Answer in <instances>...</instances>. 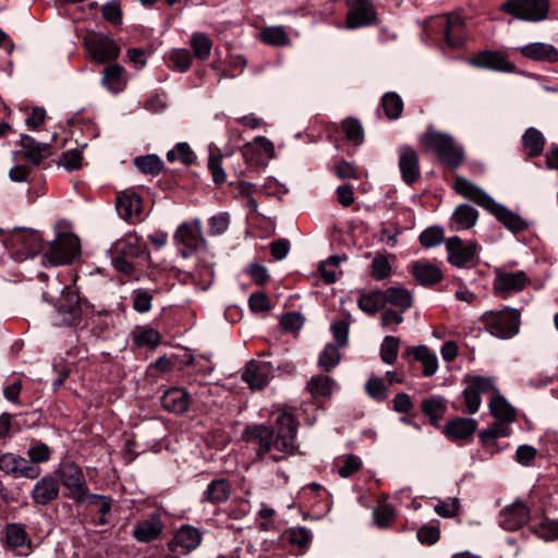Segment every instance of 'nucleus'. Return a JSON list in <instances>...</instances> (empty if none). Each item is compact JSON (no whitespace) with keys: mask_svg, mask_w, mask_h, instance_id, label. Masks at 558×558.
<instances>
[{"mask_svg":"<svg viewBox=\"0 0 558 558\" xmlns=\"http://www.w3.org/2000/svg\"><path fill=\"white\" fill-rule=\"evenodd\" d=\"M445 240L444 229L440 227H429L420 234L422 246L429 248L441 244Z\"/></svg>","mask_w":558,"mask_h":558,"instance_id":"nucleus-56","label":"nucleus"},{"mask_svg":"<svg viewBox=\"0 0 558 558\" xmlns=\"http://www.w3.org/2000/svg\"><path fill=\"white\" fill-rule=\"evenodd\" d=\"M230 226V215L226 211L214 215L208 220L209 234L213 236L223 234Z\"/></svg>","mask_w":558,"mask_h":558,"instance_id":"nucleus-58","label":"nucleus"},{"mask_svg":"<svg viewBox=\"0 0 558 558\" xmlns=\"http://www.w3.org/2000/svg\"><path fill=\"white\" fill-rule=\"evenodd\" d=\"M422 412L436 425L447 410V401L440 396H433L422 402Z\"/></svg>","mask_w":558,"mask_h":558,"instance_id":"nucleus-40","label":"nucleus"},{"mask_svg":"<svg viewBox=\"0 0 558 558\" xmlns=\"http://www.w3.org/2000/svg\"><path fill=\"white\" fill-rule=\"evenodd\" d=\"M174 241L182 246L180 252L183 257L191 256L203 241L201 220L183 222L174 233Z\"/></svg>","mask_w":558,"mask_h":558,"instance_id":"nucleus-14","label":"nucleus"},{"mask_svg":"<svg viewBox=\"0 0 558 558\" xmlns=\"http://www.w3.org/2000/svg\"><path fill=\"white\" fill-rule=\"evenodd\" d=\"M399 168L402 180L409 185L420 178L418 156L412 147L401 146L399 148Z\"/></svg>","mask_w":558,"mask_h":558,"instance_id":"nucleus-19","label":"nucleus"},{"mask_svg":"<svg viewBox=\"0 0 558 558\" xmlns=\"http://www.w3.org/2000/svg\"><path fill=\"white\" fill-rule=\"evenodd\" d=\"M274 364L269 361H250L242 372V379L251 389H263L274 376Z\"/></svg>","mask_w":558,"mask_h":558,"instance_id":"nucleus-15","label":"nucleus"},{"mask_svg":"<svg viewBox=\"0 0 558 558\" xmlns=\"http://www.w3.org/2000/svg\"><path fill=\"white\" fill-rule=\"evenodd\" d=\"M193 57L187 49H174L169 53V66L181 73L187 71Z\"/></svg>","mask_w":558,"mask_h":558,"instance_id":"nucleus-50","label":"nucleus"},{"mask_svg":"<svg viewBox=\"0 0 558 558\" xmlns=\"http://www.w3.org/2000/svg\"><path fill=\"white\" fill-rule=\"evenodd\" d=\"M287 535L289 542L301 549L307 548L312 542V533L304 526L291 527Z\"/></svg>","mask_w":558,"mask_h":558,"instance_id":"nucleus-54","label":"nucleus"},{"mask_svg":"<svg viewBox=\"0 0 558 558\" xmlns=\"http://www.w3.org/2000/svg\"><path fill=\"white\" fill-rule=\"evenodd\" d=\"M60 165L69 170H77L82 167V153L78 149H72L62 154Z\"/></svg>","mask_w":558,"mask_h":558,"instance_id":"nucleus-64","label":"nucleus"},{"mask_svg":"<svg viewBox=\"0 0 558 558\" xmlns=\"http://www.w3.org/2000/svg\"><path fill=\"white\" fill-rule=\"evenodd\" d=\"M84 47L96 63H106L118 58L120 48L117 43L102 33L88 32L84 36Z\"/></svg>","mask_w":558,"mask_h":558,"instance_id":"nucleus-7","label":"nucleus"},{"mask_svg":"<svg viewBox=\"0 0 558 558\" xmlns=\"http://www.w3.org/2000/svg\"><path fill=\"white\" fill-rule=\"evenodd\" d=\"M400 340L393 336H386L380 345V357L386 364H393L398 357Z\"/></svg>","mask_w":558,"mask_h":558,"instance_id":"nucleus-51","label":"nucleus"},{"mask_svg":"<svg viewBox=\"0 0 558 558\" xmlns=\"http://www.w3.org/2000/svg\"><path fill=\"white\" fill-rule=\"evenodd\" d=\"M29 462L33 465L49 461L51 457V450L46 444H37L27 450Z\"/></svg>","mask_w":558,"mask_h":558,"instance_id":"nucleus-61","label":"nucleus"},{"mask_svg":"<svg viewBox=\"0 0 558 558\" xmlns=\"http://www.w3.org/2000/svg\"><path fill=\"white\" fill-rule=\"evenodd\" d=\"M20 145L26 159L33 165H39L40 161L49 155V145L46 143L36 142L32 136L22 134Z\"/></svg>","mask_w":558,"mask_h":558,"instance_id":"nucleus-33","label":"nucleus"},{"mask_svg":"<svg viewBox=\"0 0 558 558\" xmlns=\"http://www.w3.org/2000/svg\"><path fill=\"white\" fill-rule=\"evenodd\" d=\"M134 165L142 173L153 175L159 174L163 166L162 161L156 155L136 157Z\"/></svg>","mask_w":558,"mask_h":558,"instance_id":"nucleus-49","label":"nucleus"},{"mask_svg":"<svg viewBox=\"0 0 558 558\" xmlns=\"http://www.w3.org/2000/svg\"><path fill=\"white\" fill-rule=\"evenodd\" d=\"M448 262L458 268L469 267L478 254V244L475 241L463 242L459 236H451L446 241Z\"/></svg>","mask_w":558,"mask_h":558,"instance_id":"nucleus-9","label":"nucleus"},{"mask_svg":"<svg viewBox=\"0 0 558 558\" xmlns=\"http://www.w3.org/2000/svg\"><path fill=\"white\" fill-rule=\"evenodd\" d=\"M373 517L375 523L381 527L386 529L389 526L391 520L395 518V510L388 504H379L373 511Z\"/></svg>","mask_w":558,"mask_h":558,"instance_id":"nucleus-59","label":"nucleus"},{"mask_svg":"<svg viewBox=\"0 0 558 558\" xmlns=\"http://www.w3.org/2000/svg\"><path fill=\"white\" fill-rule=\"evenodd\" d=\"M231 495V485L226 478H215L203 493L202 501L213 505L227 501Z\"/></svg>","mask_w":558,"mask_h":558,"instance_id":"nucleus-31","label":"nucleus"},{"mask_svg":"<svg viewBox=\"0 0 558 558\" xmlns=\"http://www.w3.org/2000/svg\"><path fill=\"white\" fill-rule=\"evenodd\" d=\"M162 530L163 523L160 517L153 513L134 525L132 536L140 543H150L161 535Z\"/></svg>","mask_w":558,"mask_h":558,"instance_id":"nucleus-20","label":"nucleus"},{"mask_svg":"<svg viewBox=\"0 0 558 558\" xmlns=\"http://www.w3.org/2000/svg\"><path fill=\"white\" fill-rule=\"evenodd\" d=\"M81 253L80 240L72 233L60 234L43 256L44 265L60 266L72 263Z\"/></svg>","mask_w":558,"mask_h":558,"instance_id":"nucleus-5","label":"nucleus"},{"mask_svg":"<svg viewBox=\"0 0 558 558\" xmlns=\"http://www.w3.org/2000/svg\"><path fill=\"white\" fill-rule=\"evenodd\" d=\"M359 307L368 314H375L385 306L384 293L381 290L362 294L357 300Z\"/></svg>","mask_w":558,"mask_h":558,"instance_id":"nucleus-42","label":"nucleus"},{"mask_svg":"<svg viewBox=\"0 0 558 558\" xmlns=\"http://www.w3.org/2000/svg\"><path fill=\"white\" fill-rule=\"evenodd\" d=\"M2 243L16 262L33 258L41 250L40 235L29 229H14L9 238L2 240Z\"/></svg>","mask_w":558,"mask_h":558,"instance_id":"nucleus-4","label":"nucleus"},{"mask_svg":"<svg viewBox=\"0 0 558 558\" xmlns=\"http://www.w3.org/2000/svg\"><path fill=\"white\" fill-rule=\"evenodd\" d=\"M521 54L538 62L555 63L558 61V49L551 44L532 43L519 48Z\"/></svg>","mask_w":558,"mask_h":558,"instance_id":"nucleus-25","label":"nucleus"},{"mask_svg":"<svg viewBox=\"0 0 558 558\" xmlns=\"http://www.w3.org/2000/svg\"><path fill=\"white\" fill-rule=\"evenodd\" d=\"M381 106L389 119H398L403 110L401 97L393 92L386 93L381 98Z\"/></svg>","mask_w":558,"mask_h":558,"instance_id":"nucleus-44","label":"nucleus"},{"mask_svg":"<svg viewBox=\"0 0 558 558\" xmlns=\"http://www.w3.org/2000/svg\"><path fill=\"white\" fill-rule=\"evenodd\" d=\"M454 190L461 196L471 199L483 208H487L492 205L493 197H490L484 190L475 185L471 181L457 177L454 180Z\"/></svg>","mask_w":558,"mask_h":558,"instance_id":"nucleus-23","label":"nucleus"},{"mask_svg":"<svg viewBox=\"0 0 558 558\" xmlns=\"http://www.w3.org/2000/svg\"><path fill=\"white\" fill-rule=\"evenodd\" d=\"M8 547L17 556H28L32 551V542L24 527L17 523H10L5 530Z\"/></svg>","mask_w":558,"mask_h":558,"instance_id":"nucleus-21","label":"nucleus"},{"mask_svg":"<svg viewBox=\"0 0 558 558\" xmlns=\"http://www.w3.org/2000/svg\"><path fill=\"white\" fill-rule=\"evenodd\" d=\"M362 468V460L354 454L343 458V464L339 468L338 474L342 478H348Z\"/></svg>","mask_w":558,"mask_h":558,"instance_id":"nucleus-62","label":"nucleus"},{"mask_svg":"<svg viewBox=\"0 0 558 558\" xmlns=\"http://www.w3.org/2000/svg\"><path fill=\"white\" fill-rule=\"evenodd\" d=\"M117 210L125 220L138 218L143 210L142 198L135 192L126 190L118 196Z\"/></svg>","mask_w":558,"mask_h":558,"instance_id":"nucleus-27","label":"nucleus"},{"mask_svg":"<svg viewBox=\"0 0 558 558\" xmlns=\"http://www.w3.org/2000/svg\"><path fill=\"white\" fill-rule=\"evenodd\" d=\"M465 384L462 391L465 411L474 414L480 410L482 395L496 391L495 383L492 377L470 376L465 379Z\"/></svg>","mask_w":558,"mask_h":558,"instance_id":"nucleus-8","label":"nucleus"},{"mask_svg":"<svg viewBox=\"0 0 558 558\" xmlns=\"http://www.w3.org/2000/svg\"><path fill=\"white\" fill-rule=\"evenodd\" d=\"M385 305L391 304L401 312L409 310L413 304L412 293L403 287H390L383 291Z\"/></svg>","mask_w":558,"mask_h":558,"instance_id":"nucleus-36","label":"nucleus"},{"mask_svg":"<svg viewBox=\"0 0 558 558\" xmlns=\"http://www.w3.org/2000/svg\"><path fill=\"white\" fill-rule=\"evenodd\" d=\"M411 272L422 286H433L442 279L441 270L428 262L414 263Z\"/></svg>","mask_w":558,"mask_h":558,"instance_id":"nucleus-32","label":"nucleus"},{"mask_svg":"<svg viewBox=\"0 0 558 558\" xmlns=\"http://www.w3.org/2000/svg\"><path fill=\"white\" fill-rule=\"evenodd\" d=\"M365 390L376 401H384L387 398V388L381 378H369L365 385Z\"/></svg>","mask_w":558,"mask_h":558,"instance_id":"nucleus-60","label":"nucleus"},{"mask_svg":"<svg viewBox=\"0 0 558 558\" xmlns=\"http://www.w3.org/2000/svg\"><path fill=\"white\" fill-rule=\"evenodd\" d=\"M522 144L527 158L542 155L545 147V138L542 132L535 128H529L523 136Z\"/></svg>","mask_w":558,"mask_h":558,"instance_id":"nucleus-37","label":"nucleus"},{"mask_svg":"<svg viewBox=\"0 0 558 558\" xmlns=\"http://www.w3.org/2000/svg\"><path fill=\"white\" fill-rule=\"evenodd\" d=\"M339 348L336 344H326L323 352L319 354V365L327 372L331 371L340 362Z\"/></svg>","mask_w":558,"mask_h":558,"instance_id":"nucleus-52","label":"nucleus"},{"mask_svg":"<svg viewBox=\"0 0 558 558\" xmlns=\"http://www.w3.org/2000/svg\"><path fill=\"white\" fill-rule=\"evenodd\" d=\"M376 22V11L368 0H354L347 14L345 26L349 29L365 27Z\"/></svg>","mask_w":558,"mask_h":558,"instance_id":"nucleus-16","label":"nucleus"},{"mask_svg":"<svg viewBox=\"0 0 558 558\" xmlns=\"http://www.w3.org/2000/svg\"><path fill=\"white\" fill-rule=\"evenodd\" d=\"M421 143L427 150L435 153L438 159L451 169L460 167L464 161L462 146L458 145L448 133L429 128L422 135Z\"/></svg>","mask_w":558,"mask_h":558,"instance_id":"nucleus-2","label":"nucleus"},{"mask_svg":"<svg viewBox=\"0 0 558 558\" xmlns=\"http://www.w3.org/2000/svg\"><path fill=\"white\" fill-rule=\"evenodd\" d=\"M478 211L469 204H460L453 210L450 218V228L454 231L469 230L475 226Z\"/></svg>","mask_w":558,"mask_h":558,"instance_id":"nucleus-30","label":"nucleus"},{"mask_svg":"<svg viewBox=\"0 0 558 558\" xmlns=\"http://www.w3.org/2000/svg\"><path fill=\"white\" fill-rule=\"evenodd\" d=\"M202 542V533L192 525L181 526L173 538V544L189 551L196 549Z\"/></svg>","mask_w":558,"mask_h":558,"instance_id":"nucleus-35","label":"nucleus"},{"mask_svg":"<svg viewBox=\"0 0 558 558\" xmlns=\"http://www.w3.org/2000/svg\"><path fill=\"white\" fill-rule=\"evenodd\" d=\"M208 169L211 173L213 181L216 184H222L226 181V172L221 165V156L209 154L208 157Z\"/></svg>","mask_w":558,"mask_h":558,"instance_id":"nucleus-63","label":"nucleus"},{"mask_svg":"<svg viewBox=\"0 0 558 558\" xmlns=\"http://www.w3.org/2000/svg\"><path fill=\"white\" fill-rule=\"evenodd\" d=\"M392 267L385 254H376L371 264V276L373 279L380 281L390 277Z\"/></svg>","mask_w":558,"mask_h":558,"instance_id":"nucleus-46","label":"nucleus"},{"mask_svg":"<svg viewBox=\"0 0 558 558\" xmlns=\"http://www.w3.org/2000/svg\"><path fill=\"white\" fill-rule=\"evenodd\" d=\"M469 63L476 68L502 73H512L515 71V65L508 59L506 53L500 51L486 50L478 52Z\"/></svg>","mask_w":558,"mask_h":558,"instance_id":"nucleus-17","label":"nucleus"},{"mask_svg":"<svg viewBox=\"0 0 558 558\" xmlns=\"http://www.w3.org/2000/svg\"><path fill=\"white\" fill-rule=\"evenodd\" d=\"M194 159L195 155L187 143H179L174 149L167 153V160L169 162L180 160L184 165H192Z\"/></svg>","mask_w":558,"mask_h":558,"instance_id":"nucleus-55","label":"nucleus"},{"mask_svg":"<svg viewBox=\"0 0 558 558\" xmlns=\"http://www.w3.org/2000/svg\"><path fill=\"white\" fill-rule=\"evenodd\" d=\"M530 518L527 507L520 500L505 508L500 513L499 524L504 530L515 531L522 527Z\"/></svg>","mask_w":558,"mask_h":558,"instance_id":"nucleus-18","label":"nucleus"},{"mask_svg":"<svg viewBox=\"0 0 558 558\" xmlns=\"http://www.w3.org/2000/svg\"><path fill=\"white\" fill-rule=\"evenodd\" d=\"M444 27L445 39L449 47L459 48L463 44V21L459 14H447L438 20Z\"/></svg>","mask_w":558,"mask_h":558,"instance_id":"nucleus-22","label":"nucleus"},{"mask_svg":"<svg viewBox=\"0 0 558 558\" xmlns=\"http://www.w3.org/2000/svg\"><path fill=\"white\" fill-rule=\"evenodd\" d=\"M481 322L490 335L510 339L520 330V312L510 307L498 312L488 311L481 316Z\"/></svg>","mask_w":558,"mask_h":558,"instance_id":"nucleus-3","label":"nucleus"},{"mask_svg":"<svg viewBox=\"0 0 558 558\" xmlns=\"http://www.w3.org/2000/svg\"><path fill=\"white\" fill-rule=\"evenodd\" d=\"M160 403L166 411L182 414L189 409L190 393L182 388L172 387L162 395Z\"/></svg>","mask_w":558,"mask_h":558,"instance_id":"nucleus-24","label":"nucleus"},{"mask_svg":"<svg viewBox=\"0 0 558 558\" xmlns=\"http://www.w3.org/2000/svg\"><path fill=\"white\" fill-rule=\"evenodd\" d=\"M116 250L133 262L145 254V247L136 238H128L125 241L118 243Z\"/></svg>","mask_w":558,"mask_h":558,"instance_id":"nucleus-48","label":"nucleus"},{"mask_svg":"<svg viewBox=\"0 0 558 558\" xmlns=\"http://www.w3.org/2000/svg\"><path fill=\"white\" fill-rule=\"evenodd\" d=\"M333 380L324 375L314 376L307 384V388L315 397H329L332 393Z\"/></svg>","mask_w":558,"mask_h":558,"instance_id":"nucleus-47","label":"nucleus"},{"mask_svg":"<svg viewBox=\"0 0 558 558\" xmlns=\"http://www.w3.org/2000/svg\"><path fill=\"white\" fill-rule=\"evenodd\" d=\"M101 83L110 93H121L126 86L124 69L119 64L107 66L104 70Z\"/></svg>","mask_w":558,"mask_h":558,"instance_id":"nucleus-34","label":"nucleus"},{"mask_svg":"<svg viewBox=\"0 0 558 558\" xmlns=\"http://www.w3.org/2000/svg\"><path fill=\"white\" fill-rule=\"evenodd\" d=\"M342 130L348 141H351L356 145L363 143L364 131L359 120L352 118L343 120Z\"/></svg>","mask_w":558,"mask_h":558,"instance_id":"nucleus-53","label":"nucleus"},{"mask_svg":"<svg viewBox=\"0 0 558 558\" xmlns=\"http://www.w3.org/2000/svg\"><path fill=\"white\" fill-rule=\"evenodd\" d=\"M133 340L137 347L155 349L159 345L161 337L160 333L153 328H142L134 332Z\"/></svg>","mask_w":558,"mask_h":558,"instance_id":"nucleus-45","label":"nucleus"},{"mask_svg":"<svg viewBox=\"0 0 558 558\" xmlns=\"http://www.w3.org/2000/svg\"><path fill=\"white\" fill-rule=\"evenodd\" d=\"M59 495L58 481L52 476H44L34 486L32 497L37 505H47Z\"/></svg>","mask_w":558,"mask_h":558,"instance_id":"nucleus-29","label":"nucleus"},{"mask_svg":"<svg viewBox=\"0 0 558 558\" xmlns=\"http://www.w3.org/2000/svg\"><path fill=\"white\" fill-rule=\"evenodd\" d=\"M486 210L494 215L507 229L512 232H520L526 229L527 223L515 213L509 210L494 199Z\"/></svg>","mask_w":558,"mask_h":558,"instance_id":"nucleus-28","label":"nucleus"},{"mask_svg":"<svg viewBox=\"0 0 558 558\" xmlns=\"http://www.w3.org/2000/svg\"><path fill=\"white\" fill-rule=\"evenodd\" d=\"M410 353L413 354L414 359L422 363L423 375L425 377L433 376L438 369L437 355L432 352L426 345H417L410 348Z\"/></svg>","mask_w":558,"mask_h":558,"instance_id":"nucleus-38","label":"nucleus"},{"mask_svg":"<svg viewBox=\"0 0 558 558\" xmlns=\"http://www.w3.org/2000/svg\"><path fill=\"white\" fill-rule=\"evenodd\" d=\"M476 428L477 422L474 418L458 417L446 424L444 433L448 439L460 441L471 438Z\"/></svg>","mask_w":558,"mask_h":558,"instance_id":"nucleus-26","label":"nucleus"},{"mask_svg":"<svg viewBox=\"0 0 558 558\" xmlns=\"http://www.w3.org/2000/svg\"><path fill=\"white\" fill-rule=\"evenodd\" d=\"M0 470L14 478L25 477L34 480L40 475L41 469L33 465L25 458L7 452L0 456Z\"/></svg>","mask_w":558,"mask_h":558,"instance_id":"nucleus-13","label":"nucleus"},{"mask_svg":"<svg viewBox=\"0 0 558 558\" xmlns=\"http://www.w3.org/2000/svg\"><path fill=\"white\" fill-rule=\"evenodd\" d=\"M495 392L496 395L489 401L490 413L497 421L513 422L515 420V410L497 390Z\"/></svg>","mask_w":558,"mask_h":558,"instance_id":"nucleus-39","label":"nucleus"},{"mask_svg":"<svg viewBox=\"0 0 558 558\" xmlns=\"http://www.w3.org/2000/svg\"><path fill=\"white\" fill-rule=\"evenodd\" d=\"M194 57L198 60H207L213 48V40L203 33H194L190 40Z\"/></svg>","mask_w":558,"mask_h":558,"instance_id":"nucleus-41","label":"nucleus"},{"mask_svg":"<svg viewBox=\"0 0 558 558\" xmlns=\"http://www.w3.org/2000/svg\"><path fill=\"white\" fill-rule=\"evenodd\" d=\"M529 282L530 279L523 270L515 272L496 270L493 290L495 294L506 299L511 294L521 292Z\"/></svg>","mask_w":558,"mask_h":558,"instance_id":"nucleus-12","label":"nucleus"},{"mask_svg":"<svg viewBox=\"0 0 558 558\" xmlns=\"http://www.w3.org/2000/svg\"><path fill=\"white\" fill-rule=\"evenodd\" d=\"M62 484L70 490V497L82 501L87 493V484L82 469L74 462H62L58 469Z\"/></svg>","mask_w":558,"mask_h":558,"instance_id":"nucleus-11","label":"nucleus"},{"mask_svg":"<svg viewBox=\"0 0 558 558\" xmlns=\"http://www.w3.org/2000/svg\"><path fill=\"white\" fill-rule=\"evenodd\" d=\"M534 532L545 541L556 539L558 538V520L544 519L534 527Z\"/></svg>","mask_w":558,"mask_h":558,"instance_id":"nucleus-57","label":"nucleus"},{"mask_svg":"<svg viewBox=\"0 0 558 558\" xmlns=\"http://www.w3.org/2000/svg\"><path fill=\"white\" fill-rule=\"evenodd\" d=\"M500 11L513 17L527 22H541L547 17L549 11L548 0H506Z\"/></svg>","mask_w":558,"mask_h":558,"instance_id":"nucleus-6","label":"nucleus"},{"mask_svg":"<svg viewBox=\"0 0 558 558\" xmlns=\"http://www.w3.org/2000/svg\"><path fill=\"white\" fill-rule=\"evenodd\" d=\"M259 37L263 43L272 46H284L289 41L287 32L281 26H269L260 31Z\"/></svg>","mask_w":558,"mask_h":558,"instance_id":"nucleus-43","label":"nucleus"},{"mask_svg":"<svg viewBox=\"0 0 558 558\" xmlns=\"http://www.w3.org/2000/svg\"><path fill=\"white\" fill-rule=\"evenodd\" d=\"M86 302L83 301L75 291H72L68 287L63 288L61 296L56 304L60 323L65 326L76 324L81 319L83 305Z\"/></svg>","mask_w":558,"mask_h":558,"instance_id":"nucleus-10","label":"nucleus"},{"mask_svg":"<svg viewBox=\"0 0 558 558\" xmlns=\"http://www.w3.org/2000/svg\"><path fill=\"white\" fill-rule=\"evenodd\" d=\"M278 428L264 424L252 425L245 428L243 438L253 445L256 458L263 460L272 450L270 459L279 462L296 452L298 422L290 413H282L277 417Z\"/></svg>","mask_w":558,"mask_h":558,"instance_id":"nucleus-1","label":"nucleus"}]
</instances>
